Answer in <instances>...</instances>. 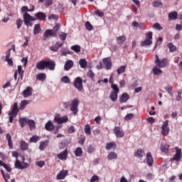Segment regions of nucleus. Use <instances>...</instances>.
<instances>
[{"mask_svg": "<svg viewBox=\"0 0 182 182\" xmlns=\"http://www.w3.org/2000/svg\"><path fill=\"white\" fill-rule=\"evenodd\" d=\"M55 67L56 63L53 60H41L36 65V68H37L38 70H45L46 68H48L49 70H55Z\"/></svg>", "mask_w": 182, "mask_h": 182, "instance_id": "obj_1", "label": "nucleus"}, {"mask_svg": "<svg viewBox=\"0 0 182 182\" xmlns=\"http://www.w3.org/2000/svg\"><path fill=\"white\" fill-rule=\"evenodd\" d=\"M19 124L21 127H25V124H28L31 130H33V129H35L36 127V123L35 122V121L32 119H28L26 118H20Z\"/></svg>", "mask_w": 182, "mask_h": 182, "instance_id": "obj_2", "label": "nucleus"}, {"mask_svg": "<svg viewBox=\"0 0 182 182\" xmlns=\"http://www.w3.org/2000/svg\"><path fill=\"white\" fill-rule=\"evenodd\" d=\"M18 112H19V107H18V102H15L13 105L11 112L9 113L10 123H13L14 118L18 116Z\"/></svg>", "mask_w": 182, "mask_h": 182, "instance_id": "obj_3", "label": "nucleus"}, {"mask_svg": "<svg viewBox=\"0 0 182 182\" xmlns=\"http://www.w3.org/2000/svg\"><path fill=\"white\" fill-rule=\"evenodd\" d=\"M23 18L24 23L26 26H33V23H32V22H33V21H36L37 19L36 18L31 16L28 13H24L23 14Z\"/></svg>", "mask_w": 182, "mask_h": 182, "instance_id": "obj_4", "label": "nucleus"}, {"mask_svg": "<svg viewBox=\"0 0 182 182\" xmlns=\"http://www.w3.org/2000/svg\"><path fill=\"white\" fill-rule=\"evenodd\" d=\"M78 106L79 100L77 98L74 99L70 104V110L73 112V114H74V116H76V114H77V112H79V109L77 108Z\"/></svg>", "mask_w": 182, "mask_h": 182, "instance_id": "obj_5", "label": "nucleus"}, {"mask_svg": "<svg viewBox=\"0 0 182 182\" xmlns=\"http://www.w3.org/2000/svg\"><path fill=\"white\" fill-rule=\"evenodd\" d=\"M54 122L58 124H63V123H68L69 122V118L66 115L60 117V114H57L54 117Z\"/></svg>", "mask_w": 182, "mask_h": 182, "instance_id": "obj_6", "label": "nucleus"}, {"mask_svg": "<svg viewBox=\"0 0 182 182\" xmlns=\"http://www.w3.org/2000/svg\"><path fill=\"white\" fill-rule=\"evenodd\" d=\"M146 39L141 43V46H148V45H151L153 39V32L149 31L146 34Z\"/></svg>", "mask_w": 182, "mask_h": 182, "instance_id": "obj_7", "label": "nucleus"}, {"mask_svg": "<svg viewBox=\"0 0 182 182\" xmlns=\"http://www.w3.org/2000/svg\"><path fill=\"white\" fill-rule=\"evenodd\" d=\"M155 63L158 68H166V66H167L168 60L167 58L160 60V58H159V55H156Z\"/></svg>", "mask_w": 182, "mask_h": 182, "instance_id": "obj_8", "label": "nucleus"}, {"mask_svg": "<svg viewBox=\"0 0 182 182\" xmlns=\"http://www.w3.org/2000/svg\"><path fill=\"white\" fill-rule=\"evenodd\" d=\"M73 85L79 92H82L83 90V81L82 80V78L80 77H77L74 80Z\"/></svg>", "mask_w": 182, "mask_h": 182, "instance_id": "obj_9", "label": "nucleus"}, {"mask_svg": "<svg viewBox=\"0 0 182 182\" xmlns=\"http://www.w3.org/2000/svg\"><path fill=\"white\" fill-rule=\"evenodd\" d=\"M170 133V128H168V120H166L161 127V134L167 136Z\"/></svg>", "mask_w": 182, "mask_h": 182, "instance_id": "obj_10", "label": "nucleus"}, {"mask_svg": "<svg viewBox=\"0 0 182 182\" xmlns=\"http://www.w3.org/2000/svg\"><path fill=\"white\" fill-rule=\"evenodd\" d=\"M175 150L176 154L173 156L172 160H173V161H180V159H181V149L176 146Z\"/></svg>", "mask_w": 182, "mask_h": 182, "instance_id": "obj_11", "label": "nucleus"}, {"mask_svg": "<svg viewBox=\"0 0 182 182\" xmlns=\"http://www.w3.org/2000/svg\"><path fill=\"white\" fill-rule=\"evenodd\" d=\"M104 66L107 70H109V69H112V60L110 58H104L102 60Z\"/></svg>", "mask_w": 182, "mask_h": 182, "instance_id": "obj_12", "label": "nucleus"}, {"mask_svg": "<svg viewBox=\"0 0 182 182\" xmlns=\"http://www.w3.org/2000/svg\"><path fill=\"white\" fill-rule=\"evenodd\" d=\"M49 36H56V33L53 30L48 29L43 33V41H46Z\"/></svg>", "mask_w": 182, "mask_h": 182, "instance_id": "obj_13", "label": "nucleus"}, {"mask_svg": "<svg viewBox=\"0 0 182 182\" xmlns=\"http://www.w3.org/2000/svg\"><path fill=\"white\" fill-rule=\"evenodd\" d=\"M64 42L60 43L57 42L55 43V45L50 47V50H51L52 52H58L59 50V48H62V46L63 45Z\"/></svg>", "mask_w": 182, "mask_h": 182, "instance_id": "obj_14", "label": "nucleus"}, {"mask_svg": "<svg viewBox=\"0 0 182 182\" xmlns=\"http://www.w3.org/2000/svg\"><path fill=\"white\" fill-rule=\"evenodd\" d=\"M33 89L31 87H27L25 90L23 91V97H29V96H32V92Z\"/></svg>", "mask_w": 182, "mask_h": 182, "instance_id": "obj_15", "label": "nucleus"}, {"mask_svg": "<svg viewBox=\"0 0 182 182\" xmlns=\"http://www.w3.org/2000/svg\"><path fill=\"white\" fill-rule=\"evenodd\" d=\"M153 163H154V160L153 159V156H151V153L148 152L146 154V164L151 167V166H153Z\"/></svg>", "mask_w": 182, "mask_h": 182, "instance_id": "obj_16", "label": "nucleus"}, {"mask_svg": "<svg viewBox=\"0 0 182 182\" xmlns=\"http://www.w3.org/2000/svg\"><path fill=\"white\" fill-rule=\"evenodd\" d=\"M114 132L117 137L122 138L124 136L123 131L120 130V128L119 127H115L114 129Z\"/></svg>", "mask_w": 182, "mask_h": 182, "instance_id": "obj_17", "label": "nucleus"}, {"mask_svg": "<svg viewBox=\"0 0 182 182\" xmlns=\"http://www.w3.org/2000/svg\"><path fill=\"white\" fill-rule=\"evenodd\" d=\"M68 149H65V151L58 154L57 156L59 160L65 161L66 160V159H68Z\"/></svg>", "mask_w": 182, "mask_h": 182, "instance_id": "obj_18", "label": "nucleus"}, {"mask_svg": "<svg viewBox=\"0 0 182 182\" xmlns=\"http://www.w3.org/2000/svg\"><path fill=\"white\" fill-rule=\"evenodd\" d=\"M73 60H69L67 62H65V65H64V70H70L72 68H73Z\"/></svg>", "mask_w": 182, "mask_h": 182, "instance_id": "obj_19", "label": "nucleus"}, {"mask_svg": "<svg viewBox=\"0 0 182 182\" xmlns=\"http://www.w3.org/2000/svg\"><path fill=\"white\" fill-rule=\"evenodd\" d=\"M66 176H68V171L63 170L57 175L56 178L57 180H63Z\"/></svg>", "mask_w": 182, "mask_h": 182, "instance_id": "obj_20", "label": "nucleus"}, {"mask_svg": "<svg viewBox=\"0 0 182 182\" xmlns=\"http://www.w3.org/2000/svg\"><path fill=\"white\" fill-rule=\"evenodd\" d=\"M45 129L46 130H48V132H52V130L55 129V125H53L52 122L48 121L45 125Z\"/></svg>", "mask_w": 182, "mask_h": 182, "instance_id": "obj_21", "label": "nucleus"}, {"mask_svg": "<svg viewBox=\"0 0 182 182\" xmlns=\"http://www.w3.org/2000/svg\"><path fill=\"white\" fill-rule=\"evenodd\" d=\"M130 99V96L127 93H123L119 98L120 103H126Z\"/></svg>", "mask_w": 182, "mask_h": 182, "instance_id": "obj_22", "label": "nucleus"}, {"mask_svg": "<svg viewBox=\"0 0 182 182\" xmlns=\"http://www.w3.org/2000/svg\"><path fill=\"white\" fill-rule=\"evenodd\" d=\"M126 36H121L116 38L117 43L118 45H123L126 42Z\"/></svg>", "mask_w": 182, "mask_h": 182, "instance_id": "obj_23", "label": "nucleus"}, {"mask_svg": "<svg viewBox=\"0 0 182 182\" xmlns=\"http://www.w3.org/2000/svg\"><path fill=\"white\" fill-rule=\"evenodd\" d=\"M29 103H31L30 100H24L21 101V102L20 104L19 109L25 110V107H26V106H28V105H29Z\"/></svg>", "mask_w": 182, "mask_h": 182, "instance_id": "obj_24", "label": "nucleus"}, {"mask_svg": "<svg viewBox=\"0 0 182 182\" xmlns=\"http://www.w3.org/2000/svg\"><path fill=\"white\" fill-rule=\"evenodd\" d=\"M144 156H145L144 151L141 149H138L134 153V157H137V159H141L142 157H144Z\"/></svg>", "mask_w": 182, "mask_h": 182, "instance_id": "obj_25", "label": "nucleus"}, {"mask_svg": "<svg viewBox=\"0 0 182 182\" xmlns=\"http://www.w3.org/2000/svg\"><path fill=\"white\" fill-rule=\"evenodd\" d=\"M41 31L42 28H41V24H36L33 28V35H39V33H41Z\"/></svg>", "mask_w": 182, "mask_h": 182, "instance_id": "obj_26", "label": "nucleus"}, {"mask_svg": "<svg viewBox=\"0 0 182 182\" xmlns=\"http://www.w3.org/2000/svg\"><path fill=\"white\" fill-rule=\"evenodd\" d=\"M36 18L37 19H39L40 21H43V19H46V14L43 12H37L35 15Z\"/></svg>", "mask_w": 182, "mask_h": 182, "instance_id": "obj_27", "label": "nucleus"}, {"mask_svg": "<svg viewBox=\"0 0 182 182\" xmlns=\"http://www.w3.org/2000/svg\"><path fill=\"white\" fill-rule=\"evenodd\" d=\"M168 147H170V145H167L164 142H162L161 144V150L164 153H166V154L168 153Z\"/></svg>", "mask_w": 182, "mask_h": 182, "instance_id": "obj_28", "label": "nucleus"}, {"mask_svg": "<svg viewBox=\"0 0 182 182\" xmlns=\"http://www.w3.org/2000/svg\"><path fill=\"white\" fill-rule=\"evenodd\" d=\"M178 16V14L176 11L171 12L168 14L169 21H176Z\"/></svg>", "mask_w": 182, "mask_h": 182, "instance_id": "obj_29", "label": "nucleus"}, {"mask_svg": "<svg viewBox=\"0 0 182 182\" xmlns=\"http://www.w3.org/2000/svg\"><path fill=\"white\" fill-rule=\"evenodd\" d=\"M35 11V7L33 6L32 9H28V6H24L21 8V12L23 14H28V12H33Z\"/></svg>", "mask_w": 182, "mask_h": 182, "instance_id": "obj_30", "label": "nucleus"}, {"mask_svg": "<svg viewBox=\"0 0 182 182\" xmlns=\"http://www.w3.org/2000/svg\"><path fill=\"white\" fill-rule=\"evenodd\" d=\"M79 65L82 69H86L87 68V61H86V59L82 58L79 61Z\"/></svg>", "mask_w": 182, "mask_h": 182, "instance_id": "obj_31", "label": "nucleus"}, {"mask_svg": "<svg viewBox=\"0 0 182 182\" xmlns=\"http://www.w3.org/2000/svg\"><path fill=\"white\" fill-rule=\"evenodd\" d=\"M117 146L115 142H109L106 144L105 149L106 150H110L112 149H116Z\"/></svg>", "mask_w": 182, "mask_h": 182, "instance_id": "obj_32", "label": "nucleus"}, {"mask_svg": "<svg viewBox=\"0 0 182 182\" xmlns=\"http://www.w3.org/2000/svg\"><path fill=\"white\" fill-rule=\"evenodd\" d=\"M6 139L9 143V149H14V143L12 142V137L11 136V134H6Z\"/></svg>", "mask_w": 182, "mask_h": 182, "instance_id": "obj_33", "label": "nucleus"}, {"mask_svg": "<svg viewBox=\"0 0 182 182\" xmlns=\"http://www.w3.org/2000/svg\"><path fill=\"white\" fill-rule=\"evenodd\" d=\"M92 128L90 127V125L86 124L85 125L84 132L87 134V136H90L92 134Z\"/></svg>", "mask_w": 182, "mask_h": 182, "instance_id": "obj_34", "label": "nucleus"}, {"mask_svg": "<svg viewBox=\"0 0 182 182\" xmlns=\"http://www.w3.org/2000/svg\"><path fill=\"white\" fill-rule=\"evenodd\" d=\"M107 159H108V160H116V159H117V154H116L114 152H110L107 155Z\"/></svg>", "mask_w": 182, "mask_h": 182, "instance_id": "obj_35", "label": "nucleus"}, {"mask_svg": "<svg viewBox=\"0 0 182 182\" xmlns=\"http://www.w3.org/2000/svg\"><path fill=\"white\" fill-rule=\"evenodd\" d=\"M15 167H16V168H19V169H21V170H23V168H26V166H23L22 163H21V161H18V159H16Z\"/></svg>", "mask_w": 182, "mask_h": 182, "instance_id": "obj_36", "label": "nucleus"}, {"mask_svg": "<svg viewBox=\"0 0 182 182\" xmlns=\"http://www.w3.org/2000/svg\"><path fill=\"white\" fill-rule=\"evenodd\" d=\"M0 166L4 167L6 170V171H8L9 173H11V171H12V169L11 168V167L8 166V165L4 163V161H0Z\"/></svg>", "mask_w": 182, "mask_h": 182, "instance_id": "obj_37", "label": "nucleus"}, {"mask_svg": "<svg viewBox=\"0 0 182 182\" xmlns=\"http://www.w3.org/2000/svg\"><path fill=\"white\" fill-rule=\"evenodd\" d=\"M117 93L118 92H114L113 91L111 92L109 99H111L112 102H116V100H117Z\"/></svg>", "mask_w": 182, "mask_h": 182, "instance_id": "obj_38", "label": "nucleus"}, {"mask_svg": "<svg viewBox=\"0 0 182 182\" xmlns=\"http://www.w3.org/2000/svg\"><path fill=\"white\" fill-rule=\"evenodd\" d=\"M37 80H41L43 81L45 79H46V74L45 73H39L36 76Z\"/></svg>", "mask_w": 182, "mask_h": 182, "instance_id": "obj_39", "label": "nucleus"}, {"mask_svg": "<svg viewBox=\"0 0 182 182\" xmlns=\"http://www.w3.org/2000/svg\"><path fill=\"white\" fill-rule=\"evenodd\" d=\"M48 143L49 142L48 141H45L43 142H41L40 143V146H39L40 150H42V151L45 150V149H46V147L48 146Z\"/></svg>", "mask_w": 182, "mask_h": 182, "instance_id": "obj_40", "label": "nucleus"}, {"mask_svg": "<svg viewBox=\"0 0 182 182\" xmlns=\"http://www.w3.org/2000/svg\"><path fill=\"white\" fill-rule=\"evenodd\" d=\"M168 48L170 52H176V50H177V47H176V46H174V44H173V43H169L168 44Z\"/></svg>", "mask_w": 182, "mask_h": 182, "instance_id": "obj_41", "label": "nucleus"}, {"mask_svg": "<svg viewBox=\"0 0 182 182\" xmlns=\"http://www.w3.org/2000/svg\"><path fill=\"white\" fill-rule=\"evenodd\" d=\"M125 71H126V65L120 66L117 70L118 75H122V73H124Z\"/></svg>", "mask_w": 182, "mask_h": 182, "instance_id": "obj_42", "label": "nucleus"}, {"mask_svg": "<svg viewBox=\"0 0 182 182\" xmlns=\"http://www.w3.org/2000/svg\"><path fill=\"white\" fill-rule=\"evenodd\" d=\"M82 153H83V151H82V148L78 147L75 149V154L76 157H81Z\"/></svg>", "mask_w": 182, "mask_h": 182, "instance_id": "obj_43", "label": "nucleus"}, {"mask_svg": "<svg viewBox=\"0 0 182 182\" xmlns=\"http://www.w3.org/2000/svg\"><path fill=\"white\" fill-rule=\"evenodd\" d=\"M20 147H21V150H26V149H28V143H26L24 141H21V142L20 144Z\"/></svg>", "mask_w": 182, "mask_h": 182, "instance_id": "obj_44", "label": "nucleus"}, {"mask_svg": "<svg viewBox=\"0 0 182 182\" xmlns=\"http://www.w3.org/2000/svg\"><path fill=\"white\" fill-rule=\"evenodd\" d=\"M87 75L88 77H90L92 80L95 81V73L92 70H88Z\"/></svg>", "mask_w": 182, "mask_h": 182, "instance_id": "obj_45", "label": "nucleus"}, {"mask_svg": "<svg viewBox=\"0 0 182 182\" xmlns=\"http://www.w3.org/2000/svg\"><path fill=\"white\" fill-rule=\"evenodd\" d=\"M71 50H74V52H75L76 53H79V52H80V47L77 45L73 46L71 47Z\"/></svg>", "mask_w": 182, "mask_h": 182, "instance_id": "obj_46", "label": "nucleus"}, {"mask_svg": "<svg viewBox=\"0 0 182 182\" xmlns=\"http://www.w3.org/2000/svg\"><path fill=\"white\" fill-rule=\"evenodd\" d=\"M85 28L87 31H93V26L89 21L85 23Z\"/></svg>", "mask_w": 182, "mask_h": 182, "instance_id": "obj_47", "label": "nucleus"}, {"mask_svg": "<svg viewBox=\"0 0 182 182\" xmlns=\"http://www.w3.org/2000/svg\"><path fill=\"white\" fill-rule=\"evenodd\" d=\"M17 72L18 73V75L21 76V77H23V70H22V66L21 65H18V70Z\"/></svg>", "mask_w": 182, "mask_h": 182, "instance_id": "obj_48", "label": "nucleus"}, {"mask_svg": "<svg viewBox=\"0 0 182 182\" xmlns=\"http://www.w3.org/2000/svg\"><path fill=\"white\" fill-rule=\"evenodd\" d=\"M61 82H63V83H70V79H69V77L68 76H63L61 78Z\"/></svg>", "mask_w": 182, "mask_h": 182, "instance_id": "obj_49", "label": "nucleus"}, {"mask_svg": "<svg viewBox=\"0 0 182 182\" xmlns=\"http://www.w3.org/2000/svg\"><path fill=\"white\" fill-rule=\"evenodd\" d=\"M22 23H23V21H22L21 18H18L16 20V26L18 29H21V26H22Z\"/></svg>", "mask_w": 182, "mask_h": 182, "instance_id": "obj_50", "label": "nucleus"}, {"mask_svg": "<svg viewBox=\"0 0 182 182\" xmlns=\"http://www.w3.org/2000/svg\"><path fill=\"white\" fill-rule=\"evenodd\" d=\"M181 95H182V90H180L178 92V95L176 96V101L177 102H181V100H182Z\"/></svg>", "mask_w": 182, "mask_h": 182, "instance_id": "obj_51", "label": "nucleus"}, {"mask_svg": "<svg viewBox=\"0 0 182 182\" xmlns=\"http://www.w3.org/2000/svg\"><path fill=\"white\" fill-rule=\"evenodd\" d=\"M153 72L154 75H160V73H162L161 70H160L159 68H157V67H154L153 68Z\"/></svg>", "mask_w": 182, "mask_h": 182, "instance_id": "obj_52", "label": "nucleus"}, {"mask_svg": "<svg viewBox=\"0 0 182 182\" xmlns=\"http://www.w3.org/2000/svg\"><path fill=\"white\" fill-rule=\"evenodd\" d=\"M111 87H112V89H113V90H114V91H112V92H115V93H119V87H117V85H116V84H112Z\"/></svg>", "mask_w": 182, "mask_h": 182, "instance_id": "obj_53", "label": "nucleus"}, {"mask_svg": "<svg viewBox=\"0 0 182 182\" xmlns=\"http://www.w3.org/2000/svg\"><path fill=\"white\" fill-rule=\"evenodd\" d=\"M1 173L6 182H15V179H11L10 181H8V179H6V175L5 174V173H4V170L1 169Z\"/></svg>", "mask_w": 182, "mask_h": 182, "instance_id": "obj_54", "label": "nucleus"}, {"mask_svg": "<svg viewBox=\"0 0 182 182\" xmlns=\"http://www.w3.org/2000/svg\"><path fill=\"white\" fill-rule=\"evenodd\" d=\"M153 6H154L155 8H161V6H163V4L160 1H154L153 3Z\"/></svg>", "mask_w": 182, "mask_h": 182, "instance_id": "obj_55", "label": "nucleus"}, {"mask_svg": "<svg viewBox=\"0 0 182 182\" xmlns=\"http://www.w3.org/2000/svg\"><path fill=\"white\" fill-rule=\"evenodd\" d=\"M100 180V178L97 175H94L91 179L90 182H95V181H99Z\"/></svg>", "mask_w": 182, "mask_h": 182, "instance_id": "obj_56", "label": "nucleus"}, {"mask_svg": "<svg viewBox=\"0 0 182 182\" xmlns=\"http://www.w3.org/2000/svg\"><path fill=\"white\" fill-rule=\"evenodd\" d=\"M39 140V136H33L30 139L31 143H36Z\"/></svg>", "mask_w": 182, "mask_h": 182, "instance_id": "obj_57", "label": "nucleus"}, {"mask_svg": "<svg viewBox=\"0 0 182 182\" xmlns=\"http://www.w3.org/2000/svg\"><path fill=\"white\" fill-rule=\"evenodd\" d=\"M133 117H134V114H128L126 115V117H124L125 120H132V119H133Z\"/></svg>", "mask_w": 182, "mask_h": 182, "instance_id": "obj_58", "label": "nucleus"}, {"mask_svg": "<svg viewBox=\"0 0 182 182\" xmlns=\"http://www.w3.org/2000/svg\"><path fill=\"white\" fill-rule=\"evenodd\" d=\"M68 34L66 33H63L59 36L60 41H66V37Z\"/></svg>", "mask_w": 182, "mask_h": 182, "instance_id": "obj_59", "label": "nucleus"}, {"mask_svg": "<svg viewBox=\"0 0 182 182\" xmlns=\"http://www.w3.org/2000/svg\"><path fill=\"white\" fill-rule=\"evenodd\" d=\"M153 28L157 29L158 31H161V29H163V27L160 26V24L159 23H156L155 24H154Z\"/></svg>", "mask_w": 182, "mask_h": 182, "instance_id": "obj_60", "label": "nucleus"}, {"mask_svg": "<svg viewBox=\"0 0 182 182\" xmlns=\"http://www.w3.org/2000/svg\"><path fill=\"white\" fill-rule=\"evenodd\" d=\"M53 4V0H46L45 1L46 6H50Z\"/></svg>", "mask_w": 182, "mask_h": 182, "instance_id": "obj_61", "label": "nucleus"}, {"mask_svg": "<svg viewBox=\"0 0 182 182\" xmlns=\"http://www.w3.org/2000/svg\"><path fill=\"white\" fill-rule=\"evenodd\" d=\"M87 151H88V153H93V151H95V147L92 145H90L87 147Z\"/></svg>", "mask_w": 182, "mask_h": 182, "instance_id": "obj_62", "label": "nucleus"}, {"mask_svg": "<svg viewBox=\"0 0 182 182\" xmlns=\"http://www.w3.org/2000/svg\"><path fill=\"white\" fill-rule=\"evenodd\" d=\"M165 89L168 92V95H171V90H173V87L167 86L165 87Z\"/></svg>", "mask_w": 182, "mask_h": 182, "instance_id": "obj_63", "label": "nucleus"}, {"mask_svg": "<svg viewBox=\"0 0 182 182\" xmlns=\"http://www.w3.org/2000/svg\"><path fill=\"white\" fill-rule=\"evenodd\" d=\"M36 166H38V167H43V166H45V161H40L36 163Z\"/></svg>", "mask_w": 182, "mask_h": 182, "instance_id": "obj_64", "label": "nucleus"}]
</instances>
